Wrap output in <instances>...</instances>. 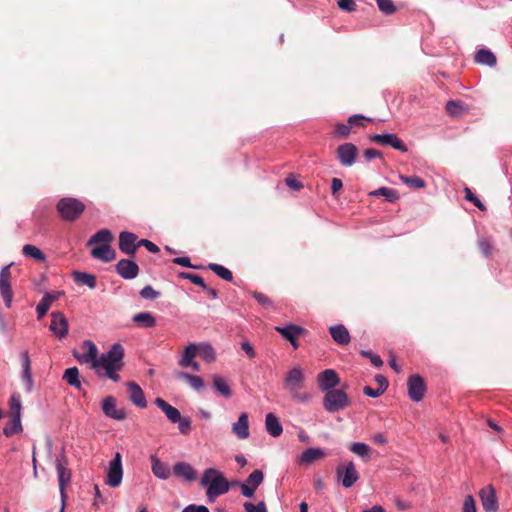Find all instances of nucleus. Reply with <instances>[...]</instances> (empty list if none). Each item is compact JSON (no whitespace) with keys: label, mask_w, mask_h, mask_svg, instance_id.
<instances>
[{"label":"nucleus","mask_w":512,"mask_h":512,"mask_svg":"<svg viewBox=\"0 0 512 512\" xmlns=\"http://www.w3.org/2000/svg\"><path fill=\"white\" fill-rule=\"evenodd\" d=\"M275 330L287 341H292L294 338H299L307 333V330L295 324H288L286 326H277Z\"/></svg>","instance_id":"nucleus-18"},{"label":"nucleus","mask_w":512,"mask_h":512,"mask_svg":"<svg viewBox=\"0 0 512 512\" xmlns=\"http://www.w3.org/2000/svg\"><path fill=\"white\" fill-rule=\"evenodd\" d=\"M49 328L59 339L67 336L69 325L67 318L62 312L56 311L51 313V323Z\"/></svg>","instance_id":"nucleus-11"},{"label":"nucleus","mask_w":512,"mask_h":512,"mask_svg":"<svg viewBox=\"0 0 512 512\" xmlns=\"http://www.w3.org/2000/svg\"><path fill=\"white\" fill-rule=\"evenodd\" d=\"M462 512H477L475 500L471 495L465 497Z\"/></svg>","instance_id":"nucleus-56"},{"label":"nucleus","mask_w":512,"mask_h":512,"mask_svg":"<svg viewBox=\"0 0 512 512\" xmlns=\"http://www.w3.org/2000/svg\"><path fill=\"white\" fill-rule=\"evenodd\" d=\"M21 361H22V378H30L32 376L31 373V361L27 351H23L21 353Z\"/></svg>","instance_id":"nucleus-45"},{"label":"nucleus","mask_w":512,"mask_h":512,"mask_svg":"<svg viewBox=\"0 0 512 512\" xmlns=\"http://www.w3.org/2000/svg\"><path fill=\"white\" fill-rule=\"evenodd\" d=\"M252 295L255 298V300L263 307H265V308L273 307V301L267 295H265L261 292H258V291H254L252 293Z\"/></svg>","instance_id":"nucleus-51"},{"label":"nucleus","mask_w":512,"mask_h":512,"mask_svg":"<svg viewBox=\"0 0 512 512\" xmlns=\"http://www.w3.org/2000/svg\"><path fill=\"white\" fill-rule=\"evenodd\" d=\"M363 393L368 397L377 398V397L381 396L384 392H383V389H379V388L373 389L370 386H365L363 388Z\"/></svg>","instance_id":"nucleus-64"},{"label":"nucleus","mask_w":512,"mask_h":512,"mask_svg":"<svg viewBox=\"0 0 512 512\" xmlns=\"http://www.w3.org/2000/svg\"><path fill=\"white\" fill-rule=\"evenodd\" d=\"M130 401L138 408L144 409L147 407V400L141 387L130 381Z\"/></svg>","instance_id":"nucleus-25"},{"label":"nucleus","mask_w":512,"mask_h":512,"mask_svg":"<svg viewBox=\"0 0 512 512\" xmlns=\"http://www.w3.org/2000/svg\"><path fill=\"white\" fill-rule=\"evenodd\" d=\"M338 7L347 12H353L356 10V2L354 0H338Z\"/></svg>","instance_id":"nucleus-57"},{"label":"nucleus","mask_w":512,"mask_h":512,"mask_svg":"<svg viewBox=\"0 0 512 512\" xmlns=\"http://www.w3.org/2000/svg\"><path fill=\"white\" fill-rule=\"evenodd\" d=\"M243 507L245 512H267L266 505L263 501L259 502L257 505L251 502H245Z\"/></svg>","instance_id":"nucleus-53"},{"label":"nucleus","mask_w":512,"mask_h":512,"mask_svg":"<svg viewBox=\"0 0 512 512\" xmlns=\"http://www.w3.org/2000/svg\"><path fill=\"white\" fill-rule=\"evenodd\" d=\"M116 269L123 278L128 279V260H120L116 265Z\"/></svg>","instance_id":"nucleus-62"},{"label":"nucleus","mask_w":512,"mask_h":512,"mask_svg":"<svg viewBox=\"0 0 512 512\" xmlns=\"http://www.w3.org/2000/svg\"><path fill=\"white\" fill-rule=\"evenodd\" d=\"M173 263L176 265H180L183 267L193 268V269H199V266L193 265L190 262V259L188 257H177L173 259Z\"/></svg>","instance_id":"nucleus-63"},{"label":"nucleus","mask_w":512,"mask_h":512,"mask_svg":"<svg viewBox=\"0 0 512 512\" xmlns=\"http://www.w3.org/2000/svg\"><path fill=\"white\" fill-rule=\"evenodd\" d=\"M133 322L141 328H152L156 325V319L150 312H140L133 316Z\"/></svg>","instance_id":"nucleus-30"},{"label":"nucleus","mask_w":512,"mask_h":512,"mask_svg":"<svg viewBox=\"0 0 512 512\" xmlns=\"http://www.w3.org/2000/svg\"><path fill=\"white\" fill-rule=\"evenodd\" d=\"M115 250L111 245H98L92 248L91 256L103 262H110L115 259Z\"/></svg>","instance_id":"nucleus-23"},{"label":"nucleus","mask_w":512,"mask_h":512,"mask_svg":"<svg viewBox=\"0 0 512 512\" xmlns=\"http://www.w3.org/2000/svg\"><path fill=\"white\" fill-rule=\"evenodd\" d=\"M325 451L322 448H308L300 456L298 462L304 465H310L313 462L325 457Z\"/></svg>","instance_id":"nucleus-27"},{"label":"nucleus","mask_w":512,"mask_h":512,"mask_svg":"<svg viewBox=\"0 0 512 512\" xmlns=\"http://www.w3.org/2000/svg\"><path fill=\"white\" fill-rule=\"evenodd\" d=\"M85 204L73 197H63L56 204V210L64 221L73 222L85 211Z\"/></svg>","instance_id":"nucleus-4"},{"label":"nucleus","mask_w":512,"mask_h":512,"mask_svg":"<svg viewBox=\"0 0 512 512\" xmlns=\"http://www.w3.org/2000/svg\"><path fill=\"white\" fill-rule=\"evenodd\" d=\"M338 478H341L342 485L345 488L352 487L359 479V473L353 462H350L345 468L339 466L336 470Z\"/></svg>","instance_id":"nucleus-14"},{"label":"nucleus","mask_w":512,"mask_h":512,"mask_svg":"<svg viewBox=\"0 0 512 512\" xmlns=\"http://www.w3.org/2000/svg\"><path fill=\"white\" fill-rule=\"evenodd\" d=\"M62 293H46L36 306L38 319L43 318L51 307V304L58 300Z\"/></svg>","instance_id":"nucleus-21"},{"label":"nucleus","mask_w":512,"mask_h":512,"mask_svg":"<svg viewBox=\"0 0 512 512\" xmlns=\"http://www.w3.org/2000/svg\"><path fill=\"white\" fill-rule=\"evenodd\" d=\"M266 431L272 437H278L282 434L283 428L278 418L273 413H268L265 418Z\"/></svg>","instance_id":"nucleus-29"},{"label":"nucleus","mask_w":512,"mask_h":512,"mask_svg":"<svg viewBox=\"0 0 512 512\" xmlns=\"http://www.w3.org/2000/svg\"><path fill=\"white\" fill-rule=\"evenodd\" d=\"M358 149L353 143H344L336 149V156L341 165L352 166L355 163Z\"/></svg>","instance_id":"nucleus-9"},{"label":"nucleus","mask_w":512,"mask_h":512,"mask_svg":"<svg viewBox=\"0 0 512 512\" xmlns=\"http://www.w3.org/2000/svg\"><path fill=\"white\" fill-rule=\"evenodd\" d=\"M465 199L469 202H472L477 208L481 211L486 210V206L480 201L478 197H476L469 187L464 188Z\"/></svg>","instance_id":"nucleus-50"},{"label":"nucleus","mask_w":512,"mask_h":512,"mask_svg":"<svg viewBox=\"0 0 512 512\" xmlns=\"http://www.w3.org/2000/svg\"><path fill=\"white\" fill-rule=\"evenodd\" d=\"M199 353V346L194 343L189 344L183 353L181 360L179 361V365L182 367H189V364L192 363L193 358Z\"/></svg>","instance_id":"nucleus-34"},{"label":"nucleus","mask_w":512,"mask_h":512,"mask_svg":"<svg viewBox=\"0 0 512 512\" xmlns=\"http://www.w3.org/2000/svg\"><path fill=\"white\" fill-rule=\"evenodd\" d=\"M10 412L11 416L21 418V401L20 396L13 394L10 398Z\"/></svg>","instance_id":"nucleus-48"},{"label":"nucleus","mask_w":512,"mask_h":512,"mask_svg":"<svg viewBox=\"0 0 512 512\" xmlns=\"http://www.w3.org/2000/svg\"><path fill=\"white\" fill-rule=\"evenodd\" d=\"M399 178L402 181V183L414 189H421L426 186L425 181L418 176L400 175Z\"/></svg>","instance_id":"nucleus-41"},{"label":"nucleus","mask_w":512,"mask_h":512,"mask_svg":"<svg viewBox=\"0 0 512 512\" xmlns=\"http://www.w3.org/2000/svg\"><path fill=\"white\" fill-rule=\"evenodd\" d=\"M140 295L144 299L153 300V299H156L160 295V293L158 291L154 290L152 286L148 285V286H145L140 291Z\"/></svg>","instance_id":"nucleus-54"},{"label":"nucleus","mask_w":512,"mask_h":512,"mask_svg":"<svg viewBox=\"0 0 512 512\" xmlns=\"http://www.w3.org/2000/svg\"><path fill=\"white\" fill-rule=\"evenodd\" d=\"M378 8L384 14L390 15L395 13L396 7L392 0H376Z\"/></svg>","instance_id":"nucleus-49"},{"label":"nucleus","mask_w":512,"mask_h":512,"mask_svg":"<svg viewBox=\"0 0 512 512\" xmlns=\"http://www.w3.org/2000/svg\"><path fill=\"white\" fill-rule=\"evenodd\" d=\"M176 377L178 379L187 381L189 385L195 390H200L204 387V381L200 376L191 375L186 372H177Z\"/></svg>","instance_id":"nucleus-35"},{"label":"nucleus","mask_w":512,"mask_h":512,"mask_svg":"<svg viewBox=\"0 0 512 512\" xmlns=\"http://www.w3.org/2000/svg\"><path fill=\"white\" fill-rule=\"evenodd\" d=\"M123 469H122V456L117 452L114 458L109 463L107 471L106 483L110 487H118L122 481Z\"/></svg>","instance_id":"nucleus-8"},{"label":"nucleus","mask_w":512,"mask_h":512,"mask_svg":"<svg viewBox=\"0 0 512 512\" xmlns=\"http://www.w3.org/2000/svg\"><path fill=\"white\" fill-rule=\"evenodd\" d=\"M174 474L183 478L188 482H192L196 479V472L194 468L186 462H177L173 467Z\"/></svg>","instance_id":"nucleus-22"},{"label":"nucleus","mask_w":512,"mask_h":512,"mask_svg":"<svg viewBox=\"0 0 512 512\" xmlns=\"http://www.w3.org/2000/svg\"><path fill=\"white\" fill-rule=\"evenodd\" d=\"M155 404L164 412L166 417L172 422L177 423L181 420V414L179 410L172 405H170L168 402H166L164 399L158 397L155 399Z\"/></svg>","instance_id":"nucleus-24"},{"label":"nucleus","mask_w":512,"mask_h":512,"mask_svg":"<svg viewBox=\"0 0 512 512\" xmlns=\"http://www.w3.org/2000/svg\"><path fill=\"white\" fill-rule=\"evenodd\" d=\"M445 109L447 113L453 117L461 115L465 110L461 102L453 100H450L446 103Z\"/></svg>","instance_id":"nucleus-43"},{"label":"nucleus","mask_w":512,"mask_h":512,"mask_svg":"<svg viewBox=\"0 0 512 512\" xmlns=\"http://www.w3.org/2000/svg\"><path fill=\"white\" fill-rule=\"evenodd\" d=\"M370 140L380 145L391 146L401 152H407L408 150L407 146L396 134H374L370 136Z\"/></svg>","instance_id":"nucleus-12"},{"label":"nucleus","mask_w":512,"mask_h":512,"mask_svg":"<svg viewBox=\"0 0 512 512\" xmlns=\"http://www.w3.org/2000/svg\"><path fill=\"white\" fill-rule=\"evenodd\" d=\"M207 267L223 280L229 282L233 280L232 272L226 267L216 263H209Z\"/></svg>","instance_id":"nucleus-39"},{"label":"nucleus","mask_w":512,"mask_h":512,"mask_svg":"<svg viewBox=\"0 0 512 512\" xmlns=\"http://www.w3.org/2000/svg\"><path fill=\"white\" fill-rule=\"evenodd\" d=\"M212 379L213 387L217 392H219L226 398H230L232 396L231 388L223 377H221L220 375H213Z\"/></svg>","instance_id":"nucleus-31"},{"label":"nucleus","mask_w":512,"mask_h":512,"mask_svg":"<svg viewBox=\"0 0 512 512\" xmlns=\"http://www.w3.org/2000/svg\"><path fill=\"white\" fill-rule=\"evenodd\" d=\"M63 379L72 387L81 390V382L79 380V370L77 367H71L65 370Z\"/></svg>","instance_id":"nucleus-33"},{"label":"nucleus","mask_w":512,"mask_h":512,"mask_svg":"<svg viewBox=\"0 0 512 512\" xmlns=\"http://www.w3.org/2000/svg\"><path fill=\"white\" fill-rule=\"evenodd\" d=\"M304 380V372L299 366L290 369L284 377V388L290 393L292 399L299 403H307L311 398L308 393H300Z\"/></svg>","instance_id":"nucleus-3"},{"label":"nucleus","mask_w":512,"mask_h":512,"mask_svg":"<svg viewBox=\"0 0 512 512\" xmlns=\"http://www.w3.org/2000/svg\"><path fill=\"white\" fill-rule=\"evenodd\" d=\"M317 380L320 390L324 392L336 389V387L340 384V378L336 371L333 369H326L319 373Z\"/></svg>","instance_id":"nucleus-13"},{"label":"nucleus","mask_w":512,"mask_h":512,"mask_svg":"<svg viewBox=\"0 0 512 512\" xmlns=\"http://www.w3.org/2000/svg\"><path fill=\"white\" fill-rule=\"evenodd\" d=\"M129 239L130 257H132L136 253V250L141 246H144L150 253L153 254H156L160 251L159 247L156 244L147 239H141L138 241V237L134 233L130 232Z\"/></svg>","instance_id":"nucleus-17"},{"label":"nucleus","mask_w":512,"mask_h":512,"mask_svg":"<svg viewBox=\"0 0 512 512\" xmlns=\"http://www.w3.org/2000/svg\"><path fill=\"white\" fill-rule=\"evenodd\" d=\"M351 128H352V125H350L349 123H347V124L338 123L335 126L334 134L341 138H347L351 132Z\"/></svg>","instance_id":"nucleus-52"},{"label":"nucleus","mask_w":512,"mask_h":512,"mask_svg":"<svg viewBox=\"0 0 512 512\" xmlns=\"http://www.w3.org/2000/svg\"><path fill=\"white\" fill-rule=\"evenodd\" d=\"M367 120H369V119L364 117L363 115L355 114L348 118V123L350 125H352V127L353 126L364 127L365 126L364 122Z\"/></svg>","instance_id":"nucleus-59"},{"label":"nucleus","mask_w":512,"mask_h":512,"mask_svg":"<svg viewBox=\"0 0 512 512\" xmlns=\"http://www.w3.org/2000/svg\"><path fill=\"white\" fill-rule=\"evenodd\" d=\"M479 496L481 499L482 507L487 512H497L498 504L496 500L495 490L489 485L480 490Z\"/></svg>","instance_id":"nucleus-15"},{"label":"nucleus","mask_w":512,"mask_h":512,"mask_svg":"<svg viewBox=\"0 0 512 512\" xmlns=\"http://www.w3.org/2000/svg\"><path fill=\"white\" fill-rule=\"evenodd\" d=\"M199 354L206 362H213L215 360L214 349L208 344L199 346Z\"/></svg>","instance_id":"nucleus-47"},{"label":"nucleus","mask_w":512,"mask_h":512,"mask_svg":"<svg viewBox=\"0 0 512 512\" xmlns=\"http://www.w3.org/2000/svg\"><path fill=\"white\" fill-rule=\"evenodd\" d=\"M329 333H330L332 339L338 345H342V346L347 345V344H349V342L351 340L349 331L343 324L331 326L329 328Z\"/></svg>","instance_id":"nucleus-20"},{"label":"nucleus","mask_w":512,"mask_h":512,"mask_svg":"<svg viewBox=\"0 0 512 512\" xmlns=\"http://www.w3.org/2000/svg\"><path fill=\"white\" fill-rule=\"evenodd\" d=\"M83 354L74 352L75 358L82 363H90L96 373L101 377H107L114 382L119 381L117 373L122 367L124 348L120 344H114L112 348L98 358L97 346L91 340H85L82 344Z\"/></svg>","instance_id":"nucleus-1"},{"label":"nucleus","mask_w":512,"mask_h":512,"mask_svg":"<svg viewBox=\"0 0 512 512\" xmlns=\"http://www.w3.org/2000/svg\"><path fill=\"white\" fill-rule=\"evenodd\" d=\"M74 280L77 283L86 285L91 289L96 287V277L93 274H89V273H85V272H75Z\"/></svg>","instance_id":"nucleus-38"},{"label":"nucleus","mask_w":512,"mask_h":512,"mask_svg":"<svg viewBox=\"0 0 512 512\" xmlns=\"http://www.w3.org/2000/svg\"><path fill=\"white\" fill-rule=\"evenodd\" d=\"M22 253L26 257H31L38 262H45L46 255L36 246L27 244L22 248Z\"/></svg>","instance_id":"nucleus-36"},{"label":"nucleus","mask_w":512,"mask_h":512,"mask_svg":"<svg viewBox=\"0 0 512 512\" xmlns=\"http://www.w3.org/2000/svg\"><path fill=\"white\" fill-rule=\"evenodd\" d=\"M351 405L349 396L343 389H333L325 392L323 407L329 413H336Z\"/></svg>","instance_id":"nucleus-6"},{"label":"nucleus","mask_w":512,"mask_h":512,"mask_svg":"<svg viewBox=\"0 0 512 512\" xmlns=\"http://www.w3.org/2000/svg\"><path fill=\"white\" fill-rule=\"evenodd\" d=\"M69 462L68 459L62 451L57 457L55 461L56 471H57V477H58V484H59V490L61 495V508L59 512H64L65 510V501H66V492L65 487L70 483L72 473L71 470L68 468Z\"/></svg>","instance_id":"nucleus-5"},{"label":"nucleus","mask_w":512,"mask_h":512,"mask_svg":"<svg viewBox=\"0 0 512 512\" xmlns=\"http://www.w3.org/2000/svg\"><path fill=\"white\" fill-rule=\"evenodd\" d=\"M264 474L261 470H254L247 478L246 483L257 489V487L263 482Z\"/></svg>","instance_id":"nucleus-44"},{"label":"nucleus","mask_w":512,"mask_h":512,"mask_svg":"<svg viewBox=\"0 0 512 512\" xmlns=\"http://www.w3.org/2000/svg\"><path fill=\"white\" fill-rule=\"evenodd\" d=\"M478 248L480 252L486 257H488L491 254L492 246L488 239H480L478 241Z\"/></svg>","instance_id":"nucleus-58"},{"label":"nucleus","mask_w":512,"mask_h":512,"mask_svg":"<svg viewBox=\"0 0 512 512\" xmlns=\"http://www.w3.org/2000/svg\"><path fill=\"white\" fill-rule=\"evenodd\" d=\"M21 431H22L21 418L17 417V416L16 417L11 416L9 425L3 429V433L7 437H11L15 434L20 433Z\"/></svg>","instance_id":"nucleus-40"},{"label":"nucleus","mask_w":512,"mask_h":512,"mask_svg":"<svg viewBox=\"0 0 512 512\" xmlns=\"http://www.w3.org/2000/svg\"><path fill=\"white\" fill-rule=\"evenodd\" d=\"M350 450L362 458L369 459L370 457V447L365 443L355 442L351 444Z\"/></svg>","instance_id":"nucleus-42"},{"label":"nucleus","mask_w":512,"mask_h":512,"mask_svg":"<svg viewBox=\"0 0 512 512\" xmlns=\"http://www.w3.org/2000/svg\"><path fill=\"white\" fill-rule=\"evenodd\" d=\"M180 278L188 279L193 284L200 286L202 289H207V285L205 284L203 278L197 274L187 273V272H180L178 274Z\"/></svg>","instance_id":"nucleus-46"},{"label":"nucleus","mask_w":512,"mask_h":512,"mask_svg":"<svg viewBox=\"0 0 512 512\" xmlns=\"http://www.w3.org/2000/svg\"><path fill=\"white\" fill-rule=\"evenodd\" d=\"M102 410L104 414L110 418L116 420H124L126 418V412L124 409L116 408V400L112 396H107L102 403Z\"/></svg>","instance_id":"nucleus-16"},{"label":"nucleus","mask_w":512,"mask_h":512,"mask_svg":"<svg viewBox=\"0 0 512 512\" xmlns=\"http://www.w3.org/2000/svg\"><path fill=\"white\" fill-rule=\"evenodd\" d=\"M476 62L494 67L497 63L496 56L487 49H480L475 55Z\"/></svg>","instance_id":"nucleus-32"},{"label":"nucleus","mask_w":512,"mask_h":512,"mask_svg":"<svg viewBox=\"0 0 512 512\" xmlns=\"http://www.w3.org/2000/svg\"><path fill=\"white\" fill-rule=\"evenodd\" d=\"M370 195L372 196H383L386 198L389 202H395L399 199V193L392 188L388 187H380L376 189L375 191L370 192Z\"/></svg>","instance_id":"nucleus-37"},{"label":"nucleus","mask_w":512,"mask_h":512,"mask_svg":"<svg viewBox=\"0 0 512 512\" xmlns=\"http://www.w3.org/2000/svg\"><path fill=\"white\" fill-rule=\"evenodd\" d=\"M232 432L241 440L249 437V420L247 413L240 414L238 421L232 425Z\"/></svg>","instance_id":"nucleus-19"},{"label":"nucleus","mask_w":512,"mask_h":512,"mask_svg":"<svg viewBox=\"0 0 512 512\" xmlns=\"http://www.w3.org/2000/svg\"><path fill=\"white\" fill-rule=\"evenodd\" d=\"M113 235L109 229H101L96 232L87 242V246L110 245Z\"/></svg>","instance_id":"nucleus-26"},{"label":"nucleus","mask_w":512,"mask_h":512,"mask_svg":"<svg viewBox=\"0 0 512 512\" xmlns=\"http://www.w3.org/2000/svg\"><path fill=\"white\" fill-rule=\"evenodd\" d=\"M119 248L123 253L128 254V231H122L120 233Z\"/></svg>","instance_id":"nucleus-61"},{"label":"nucleus","mask_w":512,"mask_h":512,"mask_svg":"<svg viewBox=\"0 0 512 512\" xmlns=\"http://www.w3.org/2000/svg\"><path fill=\"white\" fill-rule=\"evenodd\" d=\"M177 423H179L178 428H179V431H180L181 434L187 435L190 432V430H191V420L189 418H187V417L183 418L181 416V420L178 421Z\"/></svg>","instance_id":"nucleus-60"},{"label":"nucleus","mask_w":512,"mask_h":512,"mask_svg":"<svg viewBox=\"0 0 512 512\" xmlns=\"http://www.w3.org/2000/svg\"><path fill=\"white\" fill-rule=\"evenodd\" d=\"M152 472L160 479H168L171 475V468L169 464L160 461L156 456H151Z\"/></svg>","instance_id":"nucleus-28"},{"label":"nucleus","mask_w":512,"mask_h":512,"mask_svg":"<svg viewBox=\"0 0 512 512\" xmlns=\"http://www.w3.org/2000/svg\"><path fill=\"white\" fill-rule=\"evenodd\" d=\"M408 395L411 400L419 402L423 399L426 392V385L424 379L416 374L409 377L408 382Z\"/></svg>","instance_id":"nucleus-10"},{"label":"nucleus","mask_w":512,"mask_h":512,"mask_svg":"<svg viewBox=\"0 0 512 512\" xmlns=\"http://www.w3.org/2000/svg\"><path fill=\"white\" fill-rule=\"evenodd\" d=\"M285 183L290 189L294 191H299L303 188L302 182L298 181L292 174L286 177Z\"/></svg>","instance_id":"nucleus-55"},{"label":"nucleus","mask_w":512,"mask_h":512,"mask_svg":"<svg viewBox=\"0 0 512 512\" xmlns=\"http://www.w3.org/2000/svg\"><path fill=\"white\" fill-rule=\"evenodd\" d=\"M11 264L4 266L0 271V294L4 300L5 306L10 308L12 306L14 293L11 287Z\"/></svg>","instance_id":"nucleus-7"},{"label":"nucleus","mask_w":512,"mask_h":512,"mask_svg":"<svg viewBox=\"0 0 512 512\" xmlns=\"http://www.w3.org/2000/svg\"><path fill=\"white\" fill-rule=\"evenodd\" d=\"M200 484L203 487H207L206 495L210 502L215 501L217 497L227 493L230 489L228 480L221 472L214 468H209L204 471Z\"/></svg>","instance_id":"nucleus-2"}]
</instances>
